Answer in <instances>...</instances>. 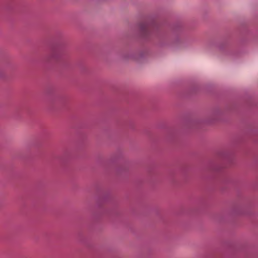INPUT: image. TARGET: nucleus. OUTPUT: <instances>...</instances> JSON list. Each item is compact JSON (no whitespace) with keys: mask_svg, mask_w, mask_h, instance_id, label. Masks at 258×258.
Returning <instances> with one entry per match:
<instances>
[{"mask_svg":"<svg viewBox=\"0 0 258 258\" xmlns=\"http://www.w3.org/2000/svg\"><path fill=\"white\" fill-rule=\"evenodd\" d=\"M149 29V26L147 24H143L140 26V29L143 33H146L148 31Z\"/></svg>","mask_w":258,"mask_h":258,"instance_id":"obj_1","label":"nucleus"}]
</instances>
